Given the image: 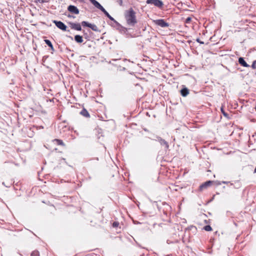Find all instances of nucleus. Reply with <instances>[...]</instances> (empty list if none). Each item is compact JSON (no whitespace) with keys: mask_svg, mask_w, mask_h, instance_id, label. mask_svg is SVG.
I'll list each match as a JSON object with an SVG mask.
<instances>
[{"mask_svg":"<svg viewBox=\"0 0 256 256\" xmlns=\"http://www.w3.org/2000/svg\"><path fill=\"white\" fill-rule=\"evenodd\" d=\"M252 68L254 70L256 69V60L253 62L252 64Z\"/></svg>","mask_w":256,"mask_h":256,"instance_id":"obj_22","label":"nucleus"},{"mask_svg":"<svg viewBox=\"0 0 256 256\" xmlns=\"http://www.w3.org/2000/svg\"><path fill=\"white\" fill-rule=\"evenodd\" d=\"M81 26H82L88 27L94 31H96V30H98V27L96 25H95L94 24H90L86 21H82L81 23Z\"/></svg>","mask_w":256,"mask_h":256,"instance_id":"obj_4","label":"nucleus"},{"mask_svg":"<svg viewBox=\"0 0 256 256\" xmlns=\"http://www.w3.org/2000/svg\"><path fill=\"white\" fill-rule=\"evenodd\" d=\"M80 114L83 116H84V117H86V118H90V115L88 113V110L85 109V108H83L82 111L80 112Z\"/></svg>","mask_w":256,"mask_h":256,"instance_id":"obj_14","label":"nucleus"},{"mask_svg":"<svg viewBox=\"0 0 256 256\" xmlns=\"http://www.w3.org/2000/svg\"><path fill=\"white\" fill-rule=\"evenodd\" d=\"M74 40L78 43H82L83 42V38L82 36L80 35H76L74 36Z\"/></svg>","mask_w":256,"mask_h":256,"instance_id":"obj_15","label":"nucleus"},{"mask_svg":"<svg viewBox=\"0 0 256 256\" xmlns=\"http://www.w3.org/2000/svg\"><path fill=\"white\" fill-rule=\"evenodd\" d=\"M53 142H54L56 144L58 145V146H65V144L64 143V142L61 140H60V139H54L53 140H52Z\"/></svg>","mask_w":256,"mask_h":256,"instance_id":"obj_11","label":"nucleus"},{"mask_svg":"<svg viewBox=\"0 0 256 256\" xmlns=\"http://www.w3.org/2000/svg\"><path fill=\"white\" fill-rule=\"evenodd\" d=\"M214 183V182L213 181H212V180H208V181H206V182L203 183L202 184L200 187H199V190L200 191H202L204 189H206L208 187L210 186H212V184Z\"/></svg>","mask_w":256,"mask_h":256,"instance_id":"obj_5","label":"nucleus"},{"mask_svg":"<svg viewBox=\"0 0 256 256\" xmlns=\"http://www.w3.org/2000/svg\"><path fill=\"white\" fill-rule=\"evenodd\" d=\"M44 42H46V44H47L50 48V49L52 50H54V48L53 47V46L52 44V42H50V41L48 40H44Z\"/></svg>","mask_w":256,"mask_h":256,"instance_id":"obj_17","label":"nucleus"},{"mask_svg":"<svg viewBox=\"0 0 256 256\" xmlns=\"http://www.w3.org/2000/svg\"><path fill=\"white\" fill-rule=\"evenodd\" d=\"M254 173H256V168H255V169H254Z\"/></svg>","mask_w":256,"mask_h":256,"instance_id":"obj_28","label":"nucleus"},{"mask_svg":"<svg viewBox=\"0 0 256 256\" xmlns=\"http://www.w3.org/2000/svg\"><path fill=\"white\" fill-rule=\"evenodd\" d=\"M238 62L240 65L244 67H248L249 65L242 58H238Z\"/></svg>","mask_w":256,"mask_h":256,"instance_id":"obj_13","label":"nucleus"},{"mask_svg":"<svg viewBox=\"0 0 256 256\" xmlns=\"http://www.w3.org/2000/svg\"><path fill=\"white\" fill-rule=\"evenodd\" d=\"M220 110L222 112V114H224V116L226 117V118H228V114H227L226 112L224 110V108L223 106H222L221 108H220Z\"/></svg>","mask_w":256,"mask_h":256,"instance_id":"obj_21","label":"nucleus"},{"mask_svg":"<svg viewBox=\"0 0 256 256\" xmlns=\"http://www.w3.org/2000/svg\"><path fill=\"white\" fill-rule=\"evenodd\" d=\"M204 229L206 230V231H208V232H209V231H212V227L209 226V225H208V226H206L204 228Z\"/></svg>","mask_w":256,"mask_h":256,"instance_id":"obj_20","label":"nucleus"},{"mask_svg":"<svg viewBox=\"0 0 256 256\" xmlns=\"http://www.w3.org/2000/svg\"><path fill=\"white\" fill-rule=\"evenodd\" d=\"M126 21L130 26H134L137 22L136 17H128Z\"/></svg>","mask_w":256,"mask_h":256,"instance_id":"obj_9","label":"nucleus"},{"mask_svg":"<svg viewBox=\"0 0 256 256\" xmlns=\"http://www.w3.org/2000/svg\"><path fill=\"white\" fill-rule=\"evenodd\" d=\"M108 18L109 20L108 21V22L110 25H112V26H118V22L114 19L113 17H108Z\"/></svg>","mask_w":256,"mask_h":256,"instance_id":"obj_10","label":"nucleus"},{"mask_svg":"<svg viewBox=\"0 0 256 256\" xmlns=\"http://www.w3.org/2000/svg\"><path fill=\"white\" fill-rule=\"evenodd\" d=\"M196 42H199V43H200V44H204V42H201V41L200 40V39H199V38L196 39Z\"/></svg>","mask_w":256,"mask_h":256,"instance_id":"obj_26","label":"nucleus"},{"mask_svg":"<svg viewBox=\"0 0 256 256\" xmlns=\"http://www.w3.org/2000/svg\"><path fill=\"white\" fill-rule=\"evenodd\" d=\"M54 22L56 24V26L60 29L66 31V26L60 21L54 20Z\"/></svg>","mask_w":256,"mask_h":256,"instance_id":"obj_6","label":"nucleus"},{"mask_svg":"<svg viewBox=\"0 0 256 256\" xmlns=\"http://www.w3.org/2000/svg\"><path fill=\"white\" fill-rule=\"evenodd\" d=\"M30 256H40V253L38 250H34L30 254Z\"/></svg>","mask_w":256,"mask_h":256,"instance_id":"obj_18","label":"nucleus"},{"mask_svg":"<svg viewBox=\"0 0 256 256\" xmlns=\"http://www.w3.org/2000/svg\"><path fill=\"white\" fill-rule=\"evenodd\" d=\"M69 24L70 28L72 30L78 31H80L82 30V26L79 23L70 22Z\"/></svg>","mask_w":256,"mask_h":256,"instance_id":"obj_7","label":"nucleus"},{"mask_svg":"<svg viewBox=\"0 0 256 256\" xmlns=\"http://www.w3.org/2000/svg\"><path fill=\"white\" fill-rule=\"evenodd\" d=\"M152 20L154 24L162 28H168L170 26L169 22L163 19H156Z\"/></svg>","mask_w":256,"mask_h":256,"instance_id":"obj_1","label":"nucleus"},{"mask_svg":"<svg viewBox=\"0 0 256 256\" xmlns=\"http://www.w3.org/2000/svg\"><path fill=\"white\" fill-rule=\"evenodd\" d=\"M120 5H122V0H120Z\"/></svg>","mask_w":256,"mask_h":256,"instance_id":"obj_27","label":"nucleus"},{"mask_svg":"<svg viewBox=\"0 0 256 256\" xmlns=\"http://www.w3.org/2000/svg\"><path fill=\"white\" fill-rule=\"evenodd\" d=\"M128 16H134L135 12L132 8H130L127 11Z\"/></svg>","mask_w":256,"mask_h":256,"instance_id":"obj_16","label":"nucleus"},{"mask_svg":"<svg viewBox=\"0 0 256 256\" xmlns=\"http://www.w3.org/2000/svg\"><path fill=\"white\" fill-rule=\"evenodd\" d=\"M119 226V222H114L112 224V226L114 228L118 227Z\"/></svg>","mask_w":256,"mask_h":256,"instance_id":"obj_23","label":"nucleus"},{"mask_svg":"<svg viewBox=\"0 0 256 256\" xmlns=\"http://www.w3.org/2000/svg\"><path fill=\"white\" fill-rule=\"evenodd\" d=\"M222 182L224 183V184L227 183V182Z\"/></svg>","mask_w":256,"mask_h":256,"instance_id":"obj_29","label":"nucleus"},{"mask_svg":"<svg viewBox=\"0 0 256 256\" xmlns=\"http://www.w3.org/2000/svg\"><path fill=\"white\" fill-rule=\"evenodd\" d=\"M191 20H192V18H191V17H188V18L186 20L185 22H186V24H189V23H190V22Z\"/></svg>","mask_w":256,"mask_h":256,"instance_id":"obj_24","label":"nucleus"},{"mask_svg":"<svg viewBox=\"0 0 256 256\" xmlns=\"http://www.w3.org/2000/svg\"><path fill=\"white\" fill-rule=\"evenodd\" d=\"M46 1L45 0H34V2L36 3H44Z\"/></svg>","mask_w":256,"mask_h":256,"instance_id":"obj_25","label":"nucleus"},{"mask_svg":"<svg viewBox=\"0 0 256 256\" xmlns=\"http://www.w3.org/2000/svg\"><path fill=\"white\" fill-rule=\"evenodd\" d=\"M68 10L72 14H78L79 13L78 8L74 6H70L68 8Z\"/></svg>","mask_w":256,"mask_h":256,"instance_id":"obj_8","label":"nucleus"},{"mask_svg":"<svg viewBox=\"0 0 256 256\" xmlns=\"http://www.w3.org/2000/svg\"><path fill=\"white\" fill-rule=\"evenodd\" d=\"M147 4H153L158 8H162L164 5L162 1L160 0H147L146 1Z\"/></svg>","mask_w":256,"mask_h":256,"instance_id":"obj_3","label":"nucleus"},{"mask_svg":"<svg viewBox=\"0 0 256 256\" xmlns=\"http://www.w3.org/2000/svg\"><path fill=\"white\" fill-rule=\"evenodd\" d=\"M90 2L95 7L101 10L106 16H110L109 14L105 10V9L96 0H90Z\"/></svg>","mask_w":256,"mask_h":256,"instance_id":"obj_2","label":"nucleus"},{"mask_svg":"<svg viewBox=\"0 0 256 256\" xmlns=\"http://www.w3.org/2000/svg\"><path fill=\"white\" fill-rule=\"evenodd\" d=\"M189 94V90L186 88H183L180 90V94L183 96H187Z\"/></svg>","mask_w":256,"mask_h":256,"instance_id":"obj_12","label":"nucleus"},{"mask_svg":"<svg viewBox=\"0 0 256 256\" xmlns=\"http://www.w3.org/2000/svg\"><path fill=\"white\" fill-rule=\"evenodd\" d=\"M161 144H163L165 146L166 148H168L169 146L168 143L164 140H160Z\"/></svg>","mask_w":256,"mask_h":256,"instance_id":"obj_19","label":"nucleus"}]
</instances>
